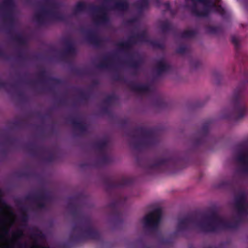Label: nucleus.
<instances>
[{
  "label": "nucleus",
  "mask_w": 248,
  "mask_h": 248,
  "mask_svg": "<svg viewBox=\"0 0 248 248\" xmlns=\"http://www.w3.org/2000/svg\"><path fill=\"white\" fill-rule=\"evenodd\" d=\"M1 152L3 153V154H5L6 151L5 149H2Z\"/></svg>",
  "instance_id": "obj_61"
},
{
  "label": "nucleus",
  "mask_w": 248,
  "mask_h": 248,
  "mask_svg": "<svg viewBox=\"0 0 248 248\" xmlns=\"http://www.w3.org/2000/svg\"><path fill=\"white\" fill-rule=\"evenodd\" d=\"M200 64V62L199 61H195L191 62V65L195 68H197Z\"/></svg>",
  "instance_id": "obj_52"
},
{
  "label": "nucleus",
  "mask_w": 248,
  "mask_h": 248,
  "mask_svg": "<svg viewBox=\"0 0 248 248\" xmlns=\"http://www.w3.org/2000/svg\"><path fill=\"white\" fill-rule=\"evenodd\" d=\"M17 57L21 61H25L27 58L26 56L21 52L18 53Z\"/></svg>",
  "instance_id": "obj_48"
},
{
  "label": "nucleus",
  "mask_w": 248,
  "mask_h": 248,
  "mask_svg": "<svg viewBox=\"0 0 248 248\" xmlns=\"http://www.w3.org/2000/svg\"><path fill=\"white\" fill-rule=\"evenodd\" d=\"M17 94L19 97H23L24 96V93L21 91H18Z\"/></svg>",
  "instance_id": "obj_57"
},
{
  "label": "nucleus",
  "mask_w": 248,
  "mask_h": 248,
  "mask_svg": "<svg viewBox=\"0 0 248 248\" xmlns=\"http://www.w3.org/2000/svg\"><path fill=\"white\" fill-rule=\"evenodd\" d=\"M136 18H131V19H130L129 20L128 22H129V23H134V22H136Z\"/></svg>",
  "instance_id": "obj_59"
},
{
  "label": "nucleus",
  "mask_w": 248,
  "mask_h": 248,
  "mask_svg": "<svg viewBox=\"0 0 248 248\" xmlns=\"http://www.w3.org/2000/svg\"><path fill=\"white\" fill-rule=\"evenodd\" d=\"M181 159L170 153H165L161 157H155L148 161L145 168L148 170L165 171L175 167Z\"/></svg>",
  "instance_id": "obj_5"
},
{
  "label": "nucleus",
  "mask_w": 248,
  "mask_h": 248,
  "mask_svg": "<svg viewBox=\"0 0 248 248\" xmlns=\"http://www.w3.org/2000/svg\"><path fill=\"white\" fill-rule=\"evenodd\" d=\"M28 149L33 156H37L40 154L48 153V149L43 146H38L34 143H30L28 145Z\"/></svg>",
  "instance_id": "obj_17"
},
{
  "label": "nucleus",
  "mask_w": 248,
  "mask_h": 248,
  "mask_svg": "<svg viewBox=\"0 0 248 248\" xmlns=\"http://www.w3.org/2000/svg\"><path fill=\"white\" fill-rule=\"evenodd\" d=\"M189 47L186 45L180 46L176 50L179 54H183L189 51Z\"/></svg>",
  "instance_id": "obj_36"
},
{
  "label": "nucleus",
  "mask_w": 248,
  "mask_h": 248,
  "mask_svg": "<svg viewBox=\"0 0 248 248\" xmlns=\"http://www.w3.org/2000/svg\"><path fill=\"white\" fill-rule=\"evenodd\" d=\"M155 3H156V5L157 7H159L161 5V0H154Z\"/></svg>",
  "instance_id": "obj_55"
},
{
  "label": "nucleus",
  "mask_w": 248,
  "mask_h": 248,
  "mask_svg": "<svg viewBox=\"0 0 248 248\" xmlns=\"http://www.w3.org/2000/svg\"><path fill=\"white\" fill-rule=\"evenodd\" d=\"M114 78L116 81H120L122 80V77L119 74H116L114 76Z\"/></svg>",
  "instance_id": "obj_53"
},
{
  "label": "nucleus",
  "mask_w": 248,
  "mask_h": 248,
  "mask_svg": "<svg viewBox=\"0 0 248 248\" xmlns=\"http://www.w3.org/2000/svg\"><path fill=\"white\" fill-rule=\"evenodd\" d=\"M163 5L165 8V9L163 11L164 14L167 11H169L170 13V15L172 17H174L176 15L177 13V11L176 10L172 9L171 8L170 3L169 1L164 3L163 4Z\"/></svg>",
  "instance_id": "obj_33"
},
{
  "label": "nucleus",
  "mask_w": 248,
  "mask_h": 248,
  "mask_svg": "<svg viewBox=\"0 0 248 248\" xmlns=\"http://www.w3.org/2000/svg\"><path fill=\"white\" fill-rule=\"evenodd\" d=\"M51 199V195L48 193H43V196H42V202H48L50 201Z\"/></svg>",
  "instance_id": "obj_42"
},
{
  "label": "nucleus",
  "mask_w": 248,
  "mask_h": 248,
  "mask_svg": "<svg viewBox=\"0 0 248 248\" xmlns=\"http://www.w3.org/2000/svg\"><path fill=\"white\" fill-rule=\"evenodd\" d=\"M232 42L234 46L235 49L237 51L240 48L239 40V38L235 36H232Z\"/></svg>",
  "instance_id": "obj_40"
},
{
  "label": "nucleus",
  "mask_w": 248,
  "mask_h": 248,
  "mask_svg": "<svg viewBox=\"0 0 248 248\" xmlns=\"http://www.w3.org/2000/svg\"><path fill=\"white\" fill-rule=\"evenodd\" d=\"M86 38L88 41L97 47H99L102 42V39L98 37L96 33L93 31H88L86 32Z\"/></svg>",
  "instance_id": "obj_18"
},
{
  "label": "nucleus",
  "mask_w": 248,
  "mask_h": 248,
  "mask_svg": "<svg viewBox=\"0 0 248 248\" xmlns=\"http://www.w3.org/2000/svg\"><path fill=\"white\" fill-rule=\"evenodd\" d=\"M143 248H153L151 247L146 246V247H144Z\"/></svg>",
  "instance_id": "obj_63"
},
{
  "label": "nucleus",
  "mask_w": 248,
  "mask_h": 248,
  "mask_svg": "<svg viewBox=\"0 0 248 248\" xmlns=\"http://www.w3.org/2000/svg\"><path fill=\"white\" fill-rule=\"evenodd\" d=\"M4 232L6 234H7L8 233V232L7 230H4Z\"/></svg>",
  "instance_id": "obj_62"
},
{
  "label": "nucleus",
  "mask_w": 248,
  "mask_h": 248,
  "mask_svg": "<svg viewBox=\"0 0 248 248\" xmlns=\"http://www.w3.org/2000/svg\"><path fill=\"white\" fill-rule=\"evenodd\" d=\"M155 105L157 107H164L165 105V102L162 97L159 95L155 100Z\"/></svg>",
  "instance_id": "obj_41"
},
{
  "label": "nucleus",
  "mask_w": 248,
  "mask_h": 248,
  "mask_svg": "<svg viewBox=\"0 0 248 248\" xmlns=\"http://www.w3.org/2000/svg\"><path fill=\"white\" fill-rule=\"evenodd\" d=\"M214 78L216 79L215 81L216 84H218L219 83V80L221 79V76L219 73H215L214 74Z\"/></svg>",
  "instance_id": "obj_46"
},
{
  "label": "nucleus",
  "mask_w": 248,
  "mask_h": 248,
  "mask_svg": "<svg viewBox=\"0 0 248 248\" xmlns=\"http://www.w3.org/2000/svg\"><path fill=\"white\" fill-rule=\"evenodd\" d=\"M124 51L127 54L128 57L130 58V59L126 62L127 64L129 67L134 69H139L140 65L142 63L141 59H139L136 60H134L133 59L131 58V55L128 53L129 52H126L125 51Z\"/></svg>",
  "instance_id": "obj_24"
},
{
  "label": "nucleus",
  "mask_w": 248,
  "mask_h": 248,
  "mask_svg": "<svg viewBox=\"0 0 248 248\" xmlns=\"http://www.w3.org/2000/svg\"><path fill=\"white\" fill-rule=\"evenodd\" d=\"M100 154L101 156L97 161L98 166L108 164L111 162V158L106 154V152L100 153Z\"/></svg>",
  "instance_id": "obj_28"
},
{
  "label": "nucleus",
  "mask_w": 248,
  "mask_h": 248,
  "mask_svg": "<svg viewBox=\"0 0 248 248\" xmlns=\"http://www.w3.org/2000/svg\"><path fill=\"white\" fill-rule=\"evenodd\" d=\"M222 28L220 26H208L206 28V31L209 34H218L222 31Z\"/></svg>",
  "instance_id": "obj_31"
},
{
  "label": "nucleus",
  "mask_w": 248,
  "mask_h": 248,
  "mask_svg": "<svg viewBox=\"0 0 248 248\" xmlns=\"http://www.w3.org/2000/svg\"><path fill=\"white\" fill-rule=\"evenodd\" d=\"M31 238L35 241H36L37 239L39 238L40 239H44L45 238V235L44 233H43L40 230L37 229L36 230L35 232L31 233ZM32 248H49L48 247H44L38 245L35 242V244L32 247Z\"/></svg>",
  "instance_id": "obj_22"
},
{
  "label": "nucleus",
  "mask_w": 248,
  "mask_h": 248,
  "mask_svg": "<svg viewBox=\"0 0 248 248\" xmlns=\"http://www.w3.org/2000/svg\"><path fill=\"white\" fill-rule=\"evenodd\" d=\"M155 69L157 75L160 76L162 73L169 71L170 69V66L166 63L163 59H161L157 62Z\"/></svg>",
  "instance_id": "obj_19"
},
{
  "label": "nucleus",
  "mask_w": 248,
  "mask_h": 248,
  "mask_svg": "<svg viewBox=\"0 0 248 248\" xmlns=\"http://www.w3.org/2000/svg\"><path fill=\"white\" fill-rule=\"evenodd\" d=\"M211 124V121H206L197 132L193 139V144L195 147L208 146L214 141V138L209 133Z\"/></svg>",
  "instance_id": "obj_9"
},
{
  "label": "nucleus",
  "mask_w": 248,
  "mask_h": 248,
  "mask_svg": "<svg viewBox=\"0 0 248 248\" xmlns=\"http://www.w3.org/2000/svg\"><path fill=\"white\" fill-rule=\"evenodd\" d=\"M138 70L139 69H134V71L132 72V75L135 76H137L139 74Z\"/></svg>",
  "instance_id": "obj_56"
},
{
  "label": "nucleus",
  "mask_w": 248,
  "mask_h": 248,
  "mask_svg": "<svg viewBox=\"0 0 248 248\" xmlns=\"http://www.w3.org/2000/svg\"><path fill=\"white\" fill-rule=\"evenodd\" d=\"M153 47L163 49L164 47V45L157 40H149V42Z\"/></svg>",
  "instance_id": "obj_38"
},
{
  "label": "nucleus",
  "mask_w": 248,
  "mask_h": 248,
  "mask_svg": "<svg viewBox=\"0 0 248 248\" xmlns=\"http://www.w3.org/2000/svg\"><path fill=\"white\" fill-rule=\"evenodd\" d=\"M28 215L26 213H24L21 216V220L23 222H27L28 220Z\"/></svg>",
  "instance_id": "obj_50"
},
{
  "label": "nucleus",
  "mask_w": 248,
  "mask_h": 248,
  "mask_svg": "<svg viewBox=\"0 0 248 248\" xmlns=\"http://www.w3.org/2000/svg\"><path fill=\"white\" fill-rule=\"evenodd\" d=\"M78 199L77 195L70 197L67 204V207L72 215L75 217H81L82 218L80 222L73 225L72 232L70 235V240L75 243L83 242L88 240H100V233L94 228L91 217L82 213L77 203Z\"/></svg>",
  "instance_id": "obj_2"
},
{
  "label": "nucleus",
  "mask_w": 248,
  "mask_h": 248,
  "mask_svg": "<svg viewBox=\"0 0 248 248\" xmlns=\"http://www.w3.org/2000/svg\"><path fill=\"white\" fill-rule=\"evenodd\" d=\"M65 45L66 48L62 56L63 57H65L69 55H75L76 52V49L73 43L70 41H67L65 42Z\"/></svg>",
  "instance_id": "obj_23"
},
{
  "label": "nucleus",
  "mask_w": 248,
  "mask_h": 248,
  "mask_svg": "<svg viewBox=\"0 0 248 248\" xmlns=\"http://www.w3.org/2000/svg\"><path fill=\"white\" fill-rule=\"evenodd\" d=\"M127 135L133 139L131 142L133 147L140 151L154 146L158 142L157 132L153 128L139 126L133 128Z\"/></svg>",
  "instance_id": "obj_3"
},
{
  "label": "nucleus",
  "mask_w": 248,
  "mask_h": 248,
  "mask_svg": "<svg viewBox=\"0 0 248 248\" xmlns=\"http://www.w3.org/2000/svg\"><path fill=\"white\" fill-rule=\"evenodd\" d=\"M55 159V155L53 153L49 154L48 155L45 157V160L47 162H52Z\"/></svg>",
  "instance_id": "obj_43"
},
{
  "label": "nucleus",
  "mask_w": 248,
  "mask_h": 248,
  "mask_svg": "<svg viewBox=\"0 0 248 248\" xmlns=\"http://www.w3.org/2000/svg\"><path fill=\"white\" fill-rule=\"evenodd\" d=\"M160 29L163 33L174 30L173 27L168 20L162 21L160 24Z\"/></svg>",
  "instance_id": "obj_26"
},
{
  "label": "nucleus",
  "mask_w": 248,
  "mask_h": 248,
  "mask_svg": "<svg viewBox=\"0 0 248 248\" xmlns=\"http://www.w3.org/2000/svg\"><path fill=\"white\" fill-rule=\"evenodd\" d=\"M149 40L146 31L144 30L139 33L130 36L124 42L118 43L117 46L122 51L130 52L133 45L138 43H149Z\"/></svg>",
  "instance_id": "obj_10"
},
{
  "label": "nucleus",
  "mask_w": 248,
  "mask_h": 248,
  "mask_svg": "<svg viewBox=\"0 0 248 248\" xmlns=\"http://www.w3.org/2000/svg\"><path fill=\"white\" fill-rule=\"evenodd\" d=\"M112 58L111 55L105 56L103 61L97 64V67L99 68H108L111 67Z\"/></svg>",
  "instance_id": "obj_25"
},
{
  "label": "nucleus",
  "mask_w": 248,
  "mask_h": 248,
  "mask_svg": "<svg viewBox=\"0 0 248 248\" xmlns=\"http://www.w3.org/2000/svg\"><path fill=\"white\" fill-rule=\"evenodd\" d=\"M22 81L24 83H25L26 84H30L31 85H34L36 83V82L35 81H32V80L26 81L25 80H22Z\"/></svg>",
  "instance_id": "obj_54"
},
{
  "label": "nucleus",
  "mask_w": 248,
  "mask_h": 248,
  "mask_svg": "<svg viewBox=\"0 0 248 248\" xmlns=\"http://www.w3.org/2000/svg\"><path fill=\"white\" fill-rule=\"evenodd\" d=\"M43 192H38L33 194L27 195L25 199L26 200L34 203L38 209H45L46 206V203L42 202Z\"/></svg>",
  "instance_id": "obj_16"
},
{
  "label": "nucleus",
  "mask_w": 248,
  "mask_h": 248,
  "mask_svg": "<svg viewBox=\"0 0 248 248\" xmlns=\"http://www.w3.org/2000/svg\"><path fill=\"white\" fill-rule=\"evenodd\" d=\"M46 2L51 8L47 9L44 5L40 6V11L34 15V18L38 23L45 25L48 21L65 20L66 17L63 14L54 10L57 8V4L53 0H46Z\"/></svg>",
  "instance_id": "obj_6"
},
{
  "label": "nucleus",
  "mask_w": 248,
  "mask_h": 248,
  "mask_svg": "<svg viewBox=\"0 0 248 248\" xmlns=\"http://www.w3.org/2000/svg\"><path fill=\"white\" fill-rule=\"evenodd\" d=\"M248 83V72L245 71L244 79L240 84L234 90L232 103L233 106V112L225 115L224 119H233L238 121L243 118L248 112V105L245 101V93L246 83Z\"/></svg>",
  "instance_id": "obj_4"
},
{
  "label": "nucleus",
  "mask_w": 248,
  "mask_h": 248,
  "mask_svg": "<svg viewBox=\"0 0 248 248\" xmlns=\"http://www.w3.org/2000/svg\"><path fill=\"white\" fill-rule=\"evenodd\" d=\"M89 11L93 14L99 13L93 17V21L96 25H106L110 22V18L108 15V8L104 5L97 6L93 4H86L84 2H78L75 8V12H80Z\"/></svg>",
  "instance_id": "obj_7"
},
{
  "label": "nucleus",
  "mask_w": 248,
  "mask_h": 248,
  "mask_svg": "<svg viewBox=\"0 0 248 248\" xmlns=\"http://www.w3.org/2000/svg\"><path fill=\"white\" fill-rule=\"evenodd\" d=\"M126 201L125 197L123 198L121 194H118L116 196L115 199L108 205L111 213L117 223H121L123 221V213L120 211V208Z\"/></svg>",
  "instance_id": "obj_13"
},
{
  "label": "nucleus",
  "mask_w": 248,
  "mask_h": 248,
  "mask_svg": "<svg viewBox=\"0 0 248 248\" xmlns=\"http://www.w3.org/2000/svg\"><path fill=\"white\" fill-rule=\"evenodd\" d=\"M117 99V97L114 94H111L107 96L106 98L104 100L103 102L104 103L107 105H110L113 101Z\"/></svg>",
  "instance_id": "obj_37"
},
{
  "label": "nucleus",
  "mask_w": 248,
  "mask_h": 248,
  "mask_svg": "<svg viewBox=\"0 0 248 248\" xmlns=\"http://www.w3.org/2000/svg\"><path fill=\"white\" fill-rule=\"evenodd\" d=\"M23 236L24 233L21 230H17L12 234V241L17 245L19 248H25L26 247L25 244H22L19 241Z\"/></svg>",
  "instance_id": "obj_20"
},
{
  "label": "nucleus",
  "mask_w": 248,
  "mask_h": 248,
  "mask_svg": "<svg viewBox=\"0 0 248 248\" xmlns=\"http://www.w3.org/2000/svg\"><path fill=\"white\" fill-rule=\"evenodd\" d=\"M14 139L8 137L6 138L4 143L6 144L11 145L14 142Z\"/></svg>",
  "instance_id": "obj_49"
},
{
  "label": "nucleus",
  "mask_w": 248,
  "mask_h": 248,
  "mask_svg": "<svg viewBox=\"0 0 248 248\" xmlns=\"http://www.w3.org/2000/svg\"><path fill=\"white\" fill-rule=\"evenodd\" d=\"M79 97L81 101H86L89 99L90 94L87 92H85L83 91H80Z\"/></svg>",
  "instance_id": "obj_39"
},
{
  "label": "nucleus",
  "mask_w": 248,
  "mask_h": 248,
  "mask_svg": "<svg viewBox=\"0 0 248 248\" xmlns=\"http://www.w3.org/2000/svg\"><path fill=\"white\" fill-rule=\"evenodd\" d=\"M0 87L7 89L8 87L13 89H17L18 87L16 83L10 84L8 82L0 79Z\"/></svg>",
  "instance_id": "obj_35"
},
{
  "label": "nucleus",
  "mask_w": 248,
  "mask_h": 248,
  "mask_svg": "<svg viewBox=\"0 0 248 248\" xmlns=\"http://www.w3.org/2000/svg\"><path fill=\"white\" fill-rule=\"evenodd\" d=\"M197 32L194 30H186L179 34V37L182 38H192L195 36Z\"/></svg>",
  "instance_id": "obj_29"
},
{
  "label": "nucleus",
  "mask_w": 248,
  "mask_h": 248,
  "mask_svg": "<svg viewBox=\"0 0 248 248\" xmlns=\"http://www.w3.org/2000/svg\"><path fill=\"white\" fill-rule=\"evenodd\" d=\"M103 181L107 191L110 193L118 189L131 186L133 183V179L124 176L108 175L104 177Z\"/></svg>",
  "instance_id": "obj_8"
},
{
  "label": "nucleus",
  "mask_w": 248,
  "mask_h": 248,
  "mask_svg": "<svg viewBox=\"0 0 248 248\" xmlns=\"http://www.w3.org/2000/svg\"><path fill=\"white\" fill-rule=\"evenodd\" d=\"M9 34L11 35V38L13 40L16 42L20 45H24L26 43V40L25 38L21 34H18L14 36L12 34L11 31V33Z\"/></svg>",
  "instance_id": "obj_30"
},
{
  "label": "nucleus",
  "mask_w": 248,
  "mask_h": 248,
  "mask_svg": "<svg viewBox=\"0 0 248 248\" xmlns=\"http://www.w3.org/2000/svg\"><path fill=\"white\" fill-rule=\"evenodd\" d=\"M75 73L79 76H82L85 74V70L82 68H76L75 70Z\"/></svg>",
  "instance_id": "obj_45"
},
{
  "label": "nucleus",
  "mask_w": 248,
  "mask_h": 248,
  "mask_svg": "<svg viewBox=\"0 0 248 248\" xmlns=\"http://www.w3.org/2000/svg\"><path fill=\"white\" fill-rule=\"evenodd\" d=\"M108 146V141L103 140L94 143V148L97 149L99 153H105Z\"/></svg>",
  "instance_id": "obj_27"
},
{
  "label": "nucleus",
  "mask_w": 248,
  "mask_h": 248,
  "mask_svg": "<svg viewBox=\"0 0 248 248\" xmlns=\"http://www.w3.org/2000/svg\"><path fill=\"white\" fill-rule=\"evenodd\" d=\"M70 122L75 128L79 130L82 133L86 132L87 130L86 124L75 117H71L70 119Z\"/></svg>",
  "instance_id": "obj_21"
},
{
  "label": "nucleus",
  "mask_w": 248,
  "mask_h": 248,
  "mask_svg": "<svg viewBox=\"0 0 248 248\" xmlns=\"http://www.w3.org/2000/svg\"><path fill=\"white\" fill-rule=\"evenodd\" d=\"M47 80L55 84H60L61 83V80L60 79L55 78H48Z\"/></svg>",
  "instance_id": "obj_44"
},
{
  "label": "nucleus",
  "mask_w": 248,
  "mask_h": 248,
  "mask_svg": "<svg viewBox=\"0 0 248 248\" xmlns=\"http://www.w3.org/2000/svg\"><path fill=\"white\" fill-rule=\"evenodd\" d=\"M101 111L103 113L107 114H109L110 112L109 108L107 106H103L101 108Z\"/></svg>",
  "instance_id": "obj_47"
},
{
  "label": "nucleus",
  "mask_w": 248,
  "mask_h": 248,
  "mask_svg": "<svg viewBox=\"0 0 248 248\" xmlns=\"http://www.w3.org/2000/svg\"><path fill=\"white\" fill-rule=\"evenodd\" d=\"M34 3L38 5V6H41V2L40 1H39L38 0H34Z\"/></svg>",
  "instance_id": "obj_58"
},
{
  "label": "nucleus",
  "mask_w": 248,
  "mask_h": 248,
  "mask_svg": "<svg viewBox=\"0 0 248 248\" xmlns=\"http://www.w3.org/2000/svg\"><path fill=\"white\" fill-rule=\"evenodd\" d=\"M149 3V0H139L136 3V5L138 9L141 11L148 8Z\"/></svg>",
  "instance_id": "obj_32"
},
{
  "label": "nucleus",
  "mask_w": 248,
  "mask_h": 248,
  "mask_svg": "<svg viewBox=\"0 0 248 248\" xmlns=\"http://www.w3.org/2000/svg\"><path fill=\"white\" fill-rule=\"evenodd\" d=\"M234 204L238 214L234 221H227L216 212H213L203 220L197 222L195 214H188L178 219L176 230L172 235L177 236L180 232L190 230L193 225L205 233L218 232L226 229L238 228L243 221V216L248 214V203L245 191L241 190L234 196Z\"/></svg>",
  "instance_id": "obj_1"
},
{
  "label": "nucleus",
  "mask_w": 248,
  "mask_h": 248,
  "mask_svg": "<svg viewBox=\"0 0 248 248\" xmlns=\"http://www.w3.org/2000/svg\"><path fill=\"white\" fill-rule=\"evenodd\" d=\"M129 86L132 91L141 93H155L156 92L155 88L149 84H137L130 82Z\"/></svg>",
  "instance_id": "obj_15"
},
{
  "label": "nucleus",
  "mask_w": 248,
  "mask_h": 248,
  "mask_svg": "<svg viewBox=\"0 0 248 248\" xmlns=\"http://www.w3.org/2000/svg\"><path fill=\"white\" fill-rule=\"evenodd\" d=\"M236 160L241 164L242 171L248 173V148L246 143L243 142L238 145Z\"/></svg>",
  "instance_id": "obj_14"
},
{
  "label": "nucleus",
  "mask_w": 248,
  "mask_h": 248,
  "mask_svg": "<svg viewBox=\"0 0 248 248\" xmlns=\"http://www.w3.org/2000/svg\"><path fill=\"white\" fill-rule=\"evenodd\" d=\"M39 77L43 79H45L46 78V70H43L39 73Z\"/></svg>",
  "instance_id": "obj_51"
},
{
  "label": "nucleus",
  "mask_w": 248,
  "mask_h": 248,
  "mask_svg": "<svg viewBox=\"0 0 248 248\" xmlns=\"http://www.w3.org/2000/svg\"><path fill=\"white\" fill-rule=\"evenodd\" d=\"M14 0H3L2 4L0 5V11H2V17L5 20L8 21L9 28L7 30V33H11V31L14 28V19L12 15V10L14 7Z\"/></svg>",
  "instance_id": "obj_12"
},
{
  "label": "nucleus",
  "mask_w": 248,
  "mask_h": 248,
  "mask_svg": "<svg viewBox=\"0 0 248 248\" xmlns=\"http://www.w3.org/2000/svg\"><path fill=\"white\" fill-rule=\"evenodd\" d=\"M4 223L3 219H0V226H1Z\"/></svg>",
  "instance_id": "obj_60"
},
{
  "label": "nucleus",
  "mask_w": 248,
  "mask_h": 248,
  "mask_svg": "<svg viewBox=\"0 0 248 248\" xmlns=\"http://www.w3.org/2000/svg\"><path fill=\"white\" fill-rule=\"evenodd\" d=\"M161 209L159 207L155 208L143 217L142 222L144 227L152 231H156L161 221Z\"/></svg>",
  "instance_id": "obj_11"
},
{
  "label": "nucleus",
  "mask_w": 248,
  "mask_h": 248,
  "mask_svg": "<svg viewBox=\"0 0 248 248\" xmlns=\"http://www.w3.org/2000/svg\"><path fill=\"white\" fill-rule=\"evenodd\" d=\"M60 102H61V103H63V100H60Z\"/></svg>",
  "instance_id": "obj_64"
},
{
  "label": "nucleus",
  "mask_w": 248,
  "mask_h": 248,
  "mask_svg": "<svg viewBox=\"0 0 248 248\" xmlns=\"http://www.w3.org/2000/svg\"><path fill=\"white\" fill-rule=\"evenodd\" d=\"M232 183L230 180H224L220 182L217 186L219 188H230L232 187Z\"/></svg>",
  "instance_id": "obj_34"
}]
</instances>
